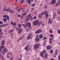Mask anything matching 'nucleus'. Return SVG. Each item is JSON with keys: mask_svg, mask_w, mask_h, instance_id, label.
<instances>
[{"mask_svg": "<svg viewBox=\"0 0 60 60\" xmlns=\"http://www.w3.org/2000/svg\"><path fill=\"white\" fill-rule=\"evenodd\" d=\"M42 24V22H39L38 20H36L34 21L33 22V26H35L37 25L38 26H39L40 25Z\"/></svg>", "mask_w": 60, "mask_h": 60, "instance_id": "obj_2", "label": "nucleus"}, {"mask_svg": "<svg viewBox=\"0 0 60 60\" xmlns=\"http://www.w3.org/2000/svg\"><path fill=\"white\" fill-rule=\"evenodd\" d=\"M2 31V29H0V33Z\"/></svg>", "mask_w": 60, "mask_h": 60, "instance_id": "obj_62", "label": "nucleus"}, {"mask_svg": "<svg viewBox=\"0 0 60 60\" xmlns=\"http://www.w3.org/2000/svg\"><path fill=\"white\" fill-rule=\"evenodd\" d=\"M10 54H11V52H8L7 54V55H10Z\"/></svg>", "mask_w": 60, "mask_h": 60, "instance_id": "obj_48", "label": "nucleus"}, {"mask_svg": "<svg viewBox=\"0 0 60 60\" xmlns=\"http://www.w3.org/2000/svg\"><path fill=\"white\" fill-rule=\"evenodd\" d=\"M51 60H54V59L52 58H51Z\"/></svg>", "mask_w": 60, "mask_h": 60, "instance_id": "obj_60", "label": "nucleus"}, {"mask_svg": "<svg viewBox=\"0 0 60 60\" xmlns=\"http://www.w3.org/2000/svg\"><path fill=\"white\" fill-rule=\"evenodd\" d=\"M20 15H18V17H20Z\"/></svg>", "mask_w": 60, "mask_h": 60, "instance_id": "obj_59", "label": "nucleus"}, {"mask_svg": "<svg viewBox=\"0 0 60 60\" xmlns=\"http://www.w3.org/2000/svg\"><path fill=\"white\" fill-rule=\"evenodd\" d=\"M17 11H18V12H20V9H19L17 10Z\"/></svg>", "mask_w": 60, "mask_h": 60, "instance_id": "obj_43", "label": "nucleus"}, {"mask_svg": "<svg viewBox=\"0 0 60 60\" xmlns=\"http://www.w3.org/2000/svg\"><path fill=\"white\" fill-rule=\"evenodd\" d=\"M47 49H51V47L49 46H48L47 47Z\"/></svg>", "mask_w": 60, "mask_h": 60, "instance_id": "obj_21", "label": "nucleus"}, {"mask_svg": "<svg viewBox=\"0 0 60 60\" xmlns=\"http://www.w3.org/2000/svg\"><path fill=\"white\" fill-rule=\"evenodd\" d=\"M22 25L24 27H26V26L29 28L31 27V23L29 22H28L26 23V25H25L24 24H22Z\"/></svg>", "mask_w": 60, "mask_h": 60, "instance_id": "obj_4", "label": "nucleus"}, {"mask_svg": "<svg viewBox=\"0 0 60 60\" xmlns=\"http://www.w3.org/2000/svg\"><path fill=\"white\" fill-rule=\"evenodd\" d=\"M19 40H20V39H19L17 41V42H19Z\"/></svg>", "mask_w": 60, "mask_h": 60, "instance_id": "obj_54", "label": "nucleus"}, {"mask_svg": "<svg viewBox=\"0 0 60 60\" xmlns=\"http://www.w3.org/2000/svg\"><path fill=\"white\" fill-rule=\"evenodd\" d=\"M35 4H32V5H31V6H32L33 7L34 6V5H35Z\"/></svg>", "mask_w": 60, "mask_h": 60, "instance_id": "obj_50", "label": "nucleus"}, {"mask_svg": "<svg viewBox=\"0 0 60 60\" xmlns=\"http://www.w3.org/2000/svg\"><path fill=\"white\" fill-rule=\"evenodd\" d=\"M50 37H52V39H54V37H53V35L52 34H50Z\"/></svg>", "mask_w": 60, "mask_h": 60, "instance_id": "obj_26", "label": "nucleus"}, {"mask_svg": "<svg viewBox=\"0 0 60 60\" xmlns=\"http://www.w3.org/2000/svg\"><path fill=\"white\" fill-rule=\"evenodd\" d=\"M52 20L53 19H52V21H51V19H49V20L48 23L50 24H51V23H52Z\"/></svg>", "mask_w": 60, "mask_h": 60, "instance_id": "obj_14", "label": "nucleus"}, {"mask_svg": "<svg viewBox=\"0 0 60 60\" xmlns=\"http://www.w3.org/2000/svg\"><path fill=\"white\" fill-rule=\"evenodd\" d=\"M18 26L19 27V28H21V26L20 24H19L18 25Z\"/></svg>", "mask_w": 60, "mask_h": 60, "instance_id": "obj_34", "label": "nucleus"}, {"mask_svg": "<svg viewBox=\"0 0 60 60\" xmlns=\"http://www.w3.org/2000/svg\"><path fill=\"white\" fill-rule=\"evenodd\" d=\"M40 55L42 57H43L44 56H43V52H42L40 53Z\"/></svg>", "mask_w": 60, "mask_h": 60, "instance_id": "obj_23", "label": "nucleus"}, {"mask_svg": "<svg viewBox=\"0 0 60 60\" xmlns=\"http://www.w3.org/2000/svg\"><path fill=\"white\" fill-rule=\"evenodd\" d=\"M14 58L13 57H12L10 59V60H12Z\"/></svg>", "mask_w": 60, "mask_h": 60, "instance_id": "obj_45", "label": "nucleus"}, {"mask_svg": "<svg viewBox=\"0 0 60 60\" xmlns=\"http://www.w3.org/2000/svg\"><path fill=\"white\" fill-rule=\"evenodd\" d=\"M0 57H2V59H3L4 58V57L3 56H2L1 55V54L0 53Z\"/></svg>", "mask_w": 60, "mask_h": 60, "instance_id": "obj_36", "label": "nucleus"}, {"mask_svg": "<svg viewBox=\"0 0 60 60\" xmlns=\"http://www.w3.org/2000/svg\"><path fill=\"white\" fill-rule=\"evenodd\" d=\"M7 57L8 58H9L10 57V56H7Z\"/></svg>", "mask_w": 60, "mask_h": 60, "instance_id": "obj_63", "label": "nucleus"}, {"mask_svg": "<svg viewBox=\"0 0 60 60\" xmlns=\"http://www.w3.org/2000/svg\"><path fill=\"white\" fill-rule=\"evenodd\" d=\"M11 36H12L13 35V33H11V35H10Z\"/></svg>", "mask_w": 60, "mask_h": 60, "instance_id": "obj_57", "label": "nucleus"}, {"mask_svg": "<svg viewBox=\"0 0 60 60\" xmlns=\"http://www.w3.org/2000/svg\"><path fill=\"white\" fill-rule=\"evenodd\" d=\"M11 25H12L13 26H16V25H17V23H16L13 22H11Z\"/></svg>", "mask_w": 60, "mask_h": 60, "instance_id": "obj_10", "label": "nucleus"}, {"mask_svg": "<svg viewBox=\"0 0 60 60\" xmlns=\"http://www.w3.org/2000/svg\"><path fill=\"white\" fill-rule=\"evenodd\" d=\"M13 30H11L9 31V32L10 33H11V32H13Z\"/></svg>", "mask_w": 60, "mask_h": 60, "instance_id": "obj_29", "label": "nucleus"}, {"mask_svg": "<svg viewBox=\"0 0 60 60\" xmlns=\"http://www.w3.org/2000/svg\"><path fill=\"white\" fill-rule=\"evenodd\" d=\"M24 0H21V1L20 2L21 4H22L24 2Z\"/></svg>", "mask_w": 60, "mask_h": 60, "instance_id": "obj_31", "label": "nucleus"}, {"mask_svg": "<svg viewBox=\"0 0 60 60\" xmlns=\"http://www.w3.org/2000/svg\"><path fill=\"white\" fill-rule=\"evenodd\" d=\"M39 37L40 38H42V37H43V36L41 34L39 35Z\"/></svg>", "mask_w": 60, "mask_h": 60, "instance_id": "obj_25", "label": "nucleus"}, {"mask_svg": "<svg viewBox=\"0 0 60 60\" xmlns=\"http://www.w3.org/2000/svg\"><path fill=\"white\" fill-rule=\"evenodd\" d=\"M58 32L59 34H60V30H58Z\"/></svg>", "mask_w": 60, "mask_h": 60, "instance_id": "obj_40", "label": "nucleus"}, {"mask_svg": "<svg viewBox=\"0 0 60 60\" xmlns=\"http://www.w3.org/2000/svg\"><path fill=\"white\" fill-rule=\"evenodd\" d=\"M45 57H47V54H45Z\"/></svg>", "mask_w": 60, "mask_h": 60, "instance_id": "obj_41", "label": "nucleus"}, {"mask_svg": "<svg viewBox=\"0 0 60 60\" xmlns=\"http://www.w3.org/2000/svg\"><path fill=\"white\" fill-rule=\"evenodd\" d=\"M27 18V19H26V21H28V20H29V18Z\"/></svg>", "mask_w": 60, "mask_h": 60, "instance_id": "obj_46", "label": "nucleus"}, {"mask_svg": "<svg viewBox=\"0 0 60 60\" xmlns=\"http://www.w3.org/2000/svg\"><path fill=\"white\" fill-rule=\"evenodd\" d=\"M30 38H31V35L30 34L28 36L27 39H28V40H29V39H30Z\"/></svg>", "mask_w": 60, "mask_h": 60, "instance_id": "obj_20", "label": "nucleus"}, {"mask_svg": "<svg viewBox=\"0 0 60 60\" xmlns=\"http://www.w3.org/2000/svg\"><path fill=\"white\" fill-rule=\"evenodd\" d=\"M3 17L4 18H7L8 20V21H9V16L7 15H3Z\"/></svg>", "mask_w": 60, "mask_h": 60, "instance_id": "obj_8", "label": "nucleus"}, {"mask_svg": "<svg viewBox=\"0 0 60 60\" xmlns=\"http://www.w3.org/2000/svg\"><path fill=\"white\" fill-rule=\"evenodd\" d=\"M58 13L59 14H60V12L59 11H58Z\"/></svg>", "mask_w": 60, "mask_h": 60, "instance_id": "obj_49", "label": "nucleus"}, {"mask_svg": "<svg viewBox=\"0 0 60 60\" xmlns=\"http://www.w3.org/2000/svg\"><path fill=\"white\" fill-rule=\"evenodd\" d=\"M55 16H53V19H55Z\"/></svg>", "mask_w": 60, "mask_h": 60, "instance_id": "obj_56", "label": "nucleus"}, {"mask_svg": "<svg viewBox=\"0 0 60 60\" xmlns=\"http://www.w3.org/2000/svg\"><path fill=\"white\" fill-rule=\"evenodd\" d=\"M46 37H44L43 38V40H46Z\"/></svg>", "mask_w": 60, "mask_h": 60, "instance_id": "obj_53", "label": "nucleus"}, {"mask_svg": "<svg viewBox=\"0 0 60 60\" xmlns=\"http://www.w3.org/2000/svg\"><path fill=\"white\" fill-rule=\"evenodd\" d=\"M3 24V22H2L1 21H0V25L1 24Z\"/></svg>", "mask_w": 60, "mask_h": 60, "instance_id": "obj_42", "label": "nucleus"}, {"mask_svg": "<svg viewBox=\"0 0 60 60\" xmlns=\"http://www.w3.org/2000/svg\"><path fill=\"white\" fill-rule=\"evenodd\" d=\"M27 13H24L23 14V16H25L27 14Z\"/></svg>", "mask_w": 60, "mask_h": 60, "instance_id": "obj_38", "label": "nucleus"}, {"mask_svg": "<svg viewBox=\"0 0 60 60\" xmlns=\"http://www.w3.org/2000/svg\"><path fill=\"white\" fill-rule=\"evenodd\" d=\"M34 19H36V17L34 16Z\"/></svg>", "mask_w": 60, "mask_h": 60, "instance_id": "obj_52", "label": "nucleus"}, {"mask_svg": "<svg viewBox=\"0 0 60 60\" xmlns=\"http://www.w3.org/2000/svg\"><path fill=\"white\" fill-rule=\"evenodd\" d=\"M43 52V53H46V51L45 50Z\"/></svg>", "mask_w": 60, "mask_h": 60, "instance_id": "obj_51", "label": "nucleus"}, {"mask_svg": "<svg viewBox=\"0 0 60 60\" xmlns=\"http://www.w3.org/2000/svg\"><path fill=\"white\" fill-rule=\"evenodd\" d=\"M28 45L25 48V50H28Z\"/></svg>", "mask_w": 60, "mask_h": 60, "instance_id": "obj_24", "label": "nucleus"}, {"mask_svg": "<svg viewBox=\"0 0 60 60\" xmlns=\"http://www.w3.org/2000/svg\"><path fill=\"white\" fill-rule=\"evenodd\" d=\"M7 51V49H4L3 50V53L4 55H5V52H6Z\"/></svg>", "mask_w": 60, "mask_h": 60, "instance_id": "obj_9", "label": "nucleus"}, {"mask_svg": "<svg viewBox=\"0 0 60 60\" xmlns=\"http://www.w3.org/2000/svg\"><path fill=\"white\" fill-rule=\"evenodd\" d=\"M4 27V24H3L1 25H0V27Z\"/></svg>", "mask_w": 60, "mask_h": 60, "instance_id": "obj_30", "label": "nucleus"}, {"mask_svg": "<svg viewBox=\"0 0 60 60\" xmlns=\"http://www.w3.org/2000/svg\"><path fill=\"white\" fill-rule=\"evenodd\" d=\"M38 30V32H39V33H41V32H42V30L41 29H39Z\"/></svg>", "mask_w": 60, "mask_h": 60, "instance_id": "obj_27", "label": "nucleus"}, {"mask_svg": "<svg viewBox=\"0 0 60 60\" xmlns=\"http://www.w3.org/2000/svg\"><path fill=\"white\" fill-rule=\"evenodd\" d=\"M28 31H29V30H28V29H27V31L28 32Z\"/></svg>", "mask_w": 60, "mask_h": 60, "instance_id": "obj_61", "label": "nucleus"}, {"mask_svg": "<svg viewBox=\"0 0 60 60\" xmlns=\"http://www.w3.org/2000/svg\"><path fill=\"white\" fill-rule=\"evenodd\" d=\"M16 29L17 30H19L18 32V33L19 34H21V32H22V29L20 28L19 29L18 28H17Z\"/></svg>", "mask_w": 60, "mask_h": 60, "instance_id": "obj_7", "label": "nucleus"}, {"mask_svg": "<svg viewBox=\"0 0 60 60\" xmlns=\"http://www.w3.org/2000/svg\"><path fill=\"white\" fill-rule=\"evenodd\" d=\"M60 0L59 1L55 4V6H57L58 5H60Z\"/></svg>", "mask_w": 60, "mask_h": 60, "instance_id": "obj_13", "label": "nucleus"}, {"mask_svg": "<svg viewBox=\"0 0 60 60\" xmlns=\"http://www.w3.org/2000/svg\"><path fill=\"white\" fill-rule=\"evenodd\" d=\"M4 26H8V25H9L8 24H4Z\"/></svg>", "mask_w": 60, "mask_h": 60, "instance_id": "obj_44", "label": "nucleus"}, {"mask_svg": "<svg viewBox=\"0 0 60 60\" xmlns=\"http://www.w3.org/2000/svg\"><path fill=\"white\" fill-rule=\"evenodd\" d=\"M2 34H3V32H1L0 33V35H2Z\"/></svg>", "mask_w": 60, "mask_h": 60, "instance_id": "obj_58", "label": "nucleus"}, {"mask_svg": "<svg viewBox=\"0 0 60 60\" xmlns=\"http://www.w3.org/2000/svg\"><path fill=\"white\" fill-rule=\"evenodd\" d=\"M52 38H50L49 39V43H52Z\"/></svg>", "mask_w": 60, "mask_h": 60, "instance_id": "obj_19", "label": "nucleus"}, {"mask_svg": "<svg viewBox=\"0 0 60 60\" xmlns=\"http://www.w3.org/2000/svg\"><path fill=\"white\" fill-rule=\"evenodd\" d=\"M5 42V40H3L1 42L2 45H4V42Z\"/></svg>", "mask_w": 60, "mask_h": 60, "instance_id": "obj_18", "label": "nucleus"}, {"mask_svg": "<svg viewBox=\"0 0 60 60\" xmlns=\"http://www.w3.org/2000/svg\"><path fill=\"white\" fill-rule=\"evenodd\" d=\"M3 20L4 22H6L7 21V19L6 18H3Z\"/></svg>", "mask_w": 60, "mask_h": 60, "instance_id": "obj_22", "label": "nucleus"}, {"mask_svg": "<svg viewBox=\"0 0 60 60\" xmlns=\"http://www.w3.org/2000/svg\"><path fill=\"white\" fill-rule=\"evenodd\" d=\"M43 14H45L46 17H45L46 19H48V17H49V15L48 14V12L47 11H45L41 13V14L39 15V16L40 18H41L42 15Z\"/></svg>", "mask_w": 60, "mask_h": 60, "instance_id": "obj_1", "label": "nucleus"}, {"mask_svg": "<svg viewBox=\"0 0 60 60\" xmlns=\"http://www.w3.org/2000/svg\"><path fill=\"white\" fill-rule=\"evenodd\" d=\"M4 48V46H1L0 47V51L1 53H2V49L3 48Z\"/></svg>", "mask_w": 60, "mask_h": 60, "instance_id": "obj_15", "label": "nucleus"}, {"mask_svg": "<svg viewBox=\"0 0 60 60\" xmlns=\"http://www.w3.org/2000/svg\"><path fill=\"white\" fill-rule=\"evenodd\" d=\"M31 0H27V2H28V4L29 5H30V2ZM34 0H32V2H33V1Z\"/></svg>", "mask_w": 60, "mask_h": 60, "instance_id": "obj_16", "label": "nucleus"}, {"mask_svg": "<svg viewBox=\"0 0 60 60\" xmlns=\"http://www.w3.org/2000/svg\"><path fill=\"white\" fill-rule=\"evenodd\" d=\"M56 14L55 12H53V16H56Z\"/></svg>", "mask_w": 60, "mask_h": 60, "instance_id": "obj_28", "label": "nucleus"}, {"mask_svg": "<svg viewBox=\"0 0 60 60\" xmlns=\"http://www.w3.org/2000/svg\"><path fill=\"white\" fill-rule=\"evenodd\" d=\"M35 33H36V34H39V32L38 31V30L35 32Z\"/></svg>", "mask_w": 60, "mask_h": 60, "instance_id": "obj_33", "label": "nucleus"}, {"mask_svg": "<svg viewBox=\"0 0 60 60\" xmlns=\"http://www.w3.org/2000/svg\"><path fill=\"white\" fill-rule=\"evenodd\" d=\"M28 18H29V19H30V20H33V18L31 16V14H30L28 15Z\"/></svg>", "mask_w": 60, "mask_h": 60, "instance_id": "obj_5", "label": "nucleus"}, {"mask_svg": "<svg viewBox=\"0 0 60 60\" xmlns=\"http://www.w3.org/2000/svg\"><path fill=\"white\" fill-rule=\"evenodd\" d=\"M50 33H53V31L51 29H50Z\"/></svg>", "mask_w": 60, "mask_h": 60, "instance_id": "obj_32", "label": "nucleus"}, {"mask_svg": "<svg viewBox=\"0 0 60 60\" xmlns=\"http://www.w3.org/2000/svg\"><path fill=\"white\" fill-rule=\"evenodd\" d=\"M57 54V50H56L55 51V54L54 55V57H56V56Z\"/></svg>", "mask_w": 60, "mask_h": 60, "instance_id": "obj_12", "label": "nucleus"}, {"mask_svg": "<svg viewBox=\"0 0 60 60\" xmlns=\"http://www.w3.org/2000/svg\"><path fill=\"white\" fill-rule=\"evenodd\" d=\"M47 7V6H44V8H46Z\"/></svg>", "mask_w": 60, "mask_h": 60, "instance_id": "obj_55", "label": "nucleus"}, {"mask_svg": "<svg viewBox=\"0 0 60 60\" xmlns=\"http://www.w3.org/2000/svg\"><path fill=\"white\" fill-rule=\"evenodd\" d=\"M35 40L36 41H39V38L38 37V36H37Z\"/></svg>", "mask_w": 60, "mask_h": 60, "instance_id": "obj_17", "label": "nucleus"}, {"mask_svg": "<svg viewBox=\"0 0 60 60\" xmlns=\"http://www.w3.org/2000/svg\"><path fill=\"white\" fill-rule=\"evenodd\" d=\"M19 7L17 6V8L16 9V10H19Z\"/></svg>", "mask_w": 60, "mask_h": 60, "instance_id": "obj_35", "label": "nucleus"}, {"mask_svg": "<svg viewBox=\"0 0 60 60\" xmlns=\"http://www.w3.org/2000/svg\"><path fill=\"white\" fill-rule=\"evenodd\" d=\"M58 59L59 60H60V55H59L58 57Z\"/></svg>", "mask_w": 60, "mask_h": 60, "instance_id": "obj_39", "label": "nucleus"}, {"mask_svg": "<svg viewBox=\"0 0 60 60\" xmlns=\"http://www.w3.org/2000/svg\"><path fill=\"white\" fill-rule=\"evenodd\" d=\"M4 11H7L8 12H9L10 13H14L15 12V11H14L10 9H6V8H4Z\"/></svg>", "mask_w": 60, "mask_h": 60, "instance_id": "obj_3", "label": "nucleus"}, {"mask_svg": "<svg viewBox=\"0 0 60 60\" xmlns=\"http://www.w3.org/2000/svg\"><path fill=\"white\" fill-rule=\"evenodd\" d=\"M17 60H22L21 59V58H19Z\"/></svg>", "mask_w": 60, "mask_h": 60, "instance_id": "obj_47", "label": "nucleus"}, {"mask_svg": "<svg viewBox=\"0 0 60 60\" xmlns=\"http://www.w3.org/2000/svg\"><path fill=\"white\" fill-rule=\"evenodd\" d=\"M56 0H52L51 3V4L52 5V4H54L56 3Z\"/></svg>", "mask_w": 60, "mask_h": 60, "instance_id": "obj_11", "label": "nucleus"}, {"mask_svg": "<svg viewBox=\"0 0 60 60\" xmlns=\"http://www.w3.org/2000/svg\"><path fill=\"white\" fill-rule=\"evenodd\" d=\"M50 52L51 53H53V50H51L50 51Z\"/></svg>", "mask_w": 60, "mask_h": 60, "instance_id": "obj_37", "label": "nucleus"}, {"mask_svg": "<svg viewBox=\"0 0 60 60\" xmlns=\"http://www.w3.org/2000/svg\"><path fill=\"white\" fill-rule=\"evenodd\" d=\"M40 46V44H35L34 45V48L35 49H37L38 48H39V47Z\"/></svg>", "mask_w": 60, "mask_h": 60, "instance_id": "obj_6", "label": "nucleus"}, {"mask_svg": "<svg viewBox=\"0 0 60 60\" xmlns=\"http://www.w3.org/2000/svg\"><path fill=\"white\" fill-rule=\"evenodd\" d=\"M20 56L21 57H22V54H20Z\"/></svg>", "mask_w": 60, "mask_h": 60, "instance_id": "obj_64", "label": "nucleus"}]
</instances>
